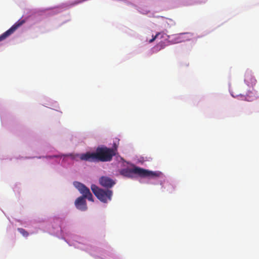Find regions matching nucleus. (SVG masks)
Listing matches in <instances>:
<instances>
[{
  "mask_svg": "<svg viewBox=\"0 0 259 259\" xmlns=\"http://www.w3.org/2000/svg\"><path fill=\"white\" fill-rule=\"evenodd\" d=\"M24 19H20L16 22L9 29L0 35V41L4 40L12 34L16 29L25 23Z\"/></svg>",
  "mask_w": 259,
  "mask_h": 259,
  "instance_id": "39448f33",
  "label": "nucleus"
},
{
  "mask_svg": "<svg viewBox=\"0 0 259 259\" xmlns=\"http://www.w3.org/2000/svg\"><path fill=\"white\" fill-rule=\"evenodd\" d=\"M60 157V155H53V156H47V157L48 158H53L54 157Z\"/></svg>",
  "mask_w": 259,
  "mask_h": 259,
  "instance_id": "9d476101",
  "label": "nucleus"
},
{
  "mask_svg": "<svg viewBox=\"0 0 259 259\" xmlns=\"http://www.w3.org/2000/svg\"><path fill=\"white\" fill-rule=\"evenodd\" d=\"M188 34V33H181L180 35H184V34Z\"/></svg>",
  "mask_w": 259,
  "mask_h": 259,
  "instance_id": "ddd939ff",
  "label": "nucleus"
},
{
  "mask_svg": "<svg viewBox=\"0 0 259 259\" xmlns=\"http://www.w3.org/2000/svg\"><path fill=\"white\" fill-rule=\"evenodd\" d=\"M74 185L82 195L76 199L75 205L78 209L81 211H85L88 208L85 199L93 201V195L90 189L83 184L75 182Z\"/></svg>",
  "mask_w": 259,
  "mask_h": 259,
  "instance_id": "f03ea898",
  "label": "nucleus"
},
{
  "mask_svg": "<svg viewBox=\"0 0 259 259\" xmlns=\"http://www.w3.org/2000/svg\"><path fill=\"white\" fill-rule=\"evenodd\" d=\"M18 231L24 237H27L29 233L23 228H18Z\"/></svg>",
  "mask_w": 259,
  "mask_h": 259,
  "instance_id": "6e6552de",
  "label": "nucleus"
},
{
  "mask_svg": "<svg viewBox=\"0 0 259 259\" xmlns=\"http://www.w3.org/2000/svg\"><path fill=\"white\" fill-rule=\"evenodd\" d=\"M160 35H161V37H163V34L160 33V32H158L153 37V38L152 39H151L150 40H149V42H152L153 41H154L156 38H158V36Z\"/></svg>",
  "mask_w": 259,
  "mask_h": 259,
  "instance_id": "1a4fd4ad",
  "label": "nucleus"
},
{
  "mask_svg": "<svg viewBox=\"0 0 259 259\" xmlns=\"http://www.w3.org/2000/svg\"><path fill=\"white\" fill-rule=\"evenodd\" d=\"M244 81L248 85L253 86L256 83V79L250 72H246L245 75Z\"/></svg>",
  "mask_w": 259,
  "mask_h": 259,
  "instance_id": "0eeeda50",
  "label": "nucleus"
},
{
  "mask_svg": "<svg viewBox=\"0 0 259 259\" xmlns=\"http://www.w3.org/2000/svg\"><path fill=\"white\" fill-rule=\"evenodd\" d=\"M99 183L102 186L107 188H110L115 184L113 180L106 176L101 177L99 179Z\"/></svg>",
  "mask_w": 259,
  "mask_h": 259,
  "instance_id": "423d86ee",
  "label": "nucleus"
},
{
  "mask_svg": "<svg viewBox=\"0 0 259 259\" xmlns=\"http://www.w3.org/2000/svg\"><path fill=\"white\" fill-rule=\"evenodd\" d=\"M91 188L94 195L101 202L107 203L108 201L111 200L113 195L112 190H104L95 185H92Z\"/></svg>",
  "mask_w": 259,
  "mask_h": 259,
  "instance_id": "20e7f679",
  "label": "nucleus"
},
{
  "mask_svg": "<svg viewBox=\"0 0 259 259\" xmlns=\"http://www.w3.org/2000/svg\"><path fill=\"white\" fill-rule=\"evenodd\" d=\"M121 175L129 178H133L135 175H137L140 177H158L159 174L156 172H153L142 168L134 166L133 168H123L119 171Z\"/></svg>",
  "mask_w": 259,
  "mask_h": 259,
  "instance_id": "7ed1b4c3",
  "label": "nucleus"
},
{
  "mask_svg": "<svg viewBox=\"0 0 259 259\" xmlns=\"http://www.w3.org/2000/svg\"><path fill=\"white\" fill-rule=\"evenodd\" d=\"M156 47L157 48L160 47L159 49H158V50H160L161 49H163L164 48V47L163 46V45L162 44L158 45Z\"/></svg>",
  "mask_w": 259,
  "mask_h": 259,
  "instance_id": "f8f14e48",
  "label": "nucleus"
},
{
  "mask_svg": "<svg viewBox=\"0 0 259 259\" xmlns=\"http://www.w3.org/2000/svg\"><path fill=\"white\" fill-rule=\"evenodd\" d=\"M117 147H118V145L116 143H114L113 144V147L112 149H115L116 148V153H117Z\"/></svg>",
  "mask_w": 259,
  "mask_h": 259,
  "instance_id": "9b49d317",
  "label": "nucleus"
},
{
  "mask_svg": "<svg viewBox=\"0 0 259 259\" xmlns=\"http://www.w3.org/2000/svg\"><path fill=\"white\" fill-rule=\"evenodd\" d=\"M116 155V148L111 149L104 146L97 147L95 152H87L80 155L82 160L90 162H108Z\"/></svg>",
  "mask_w": 259,
  "mask_h": 259,
  "instance_id": "f257e3e1",
  "label": "nucleus"
}]
</instances>
